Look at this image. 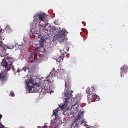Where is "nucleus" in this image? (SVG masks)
<instances>
[{
	"instance_id": "nucleus-17",
	"label": "nucleus",
	"mask_w": 128,
	"mask_h": 128,
	"mask_svg": "<svg viewBox=\"0 0 128 128\" xmlns=\"http://www.w3.org/2000/svg\"><path fill=\"white\" fill-rule=\"evenodd\" d=\"M34 85L30 86V84H27V88L29 92H30L32 90H33Z\"/></svg>"
},
{
	"instance_id": "nucleus-21",
	"label": "nucleus",
	"mask_w": 128,
	"mask_h": 128,
	"mask_svg": "<svg viewBox=\"0 0 128 128\" xmlns=\"http://www.w3.org/2000/svg\"><path fill=\"white\" fill-rule=\"evenodd\" d=\"M38 17L37 16V14H36L35 16H34V22H38Z\"/></svg>"
},
{
	"instance_id": "nucleus-6",
	"label": "nucleus",
	"mask_w": 128,
	"mask_h": 128,
	"mask_svg": "<svg viewBox=\"0 0 128 128\" xmlns=\"http://www.w3.org/2000/svg\"><path fill=\"white\" fill-rule=\"evenodd\" d=\"M1 66L2 68V70H4V72H8V64L6 60H2V62L1 63Z\"/></svg>"
},
{
	"instance_id": "nucleus-2",
	"label": "nucleus",
	"mask_w": 128,
	"mask_h": 128,
	"mask_svg": "<svg viewBox=\"0 0 128 128\" xmlns=\"http://www.w3.org/2000/svg\"><path fill=\"white\" fill-rule=\"evenodd\" d=\"M46 14H37V17L38 18L39 20L42 21L45 26H44V32L46 33V34L48 36H51L54 34V32L57 30V28L55 27L51 28L49 24L48 23L45 17Z\"/></svg>"
},
{
	"instance_id": "nucleus-9",
	"label": "nucleus",
	"mask_w": 128,
	"mask_h": 128,
	"mask_svg": "<svg viewBox=\"0 0 128 128\" xmlns=\"http://www.w3.org/2000/svg\"><path fill=\"white\" fill-rule=\"evenodd\" d=\"M66 32L65 30L60 31L58 34V37L60 39L61 42H64V39Z\"/></svg>"
},
{
	"instance_id": "nucleus-18",
	"label": "nucleus",
	"mask_w": 128,
	"mask_h": 128,
	"mask_svg": "<svg viewBox=\"0 0 128 128\" xmlns=\"http://www.w3.org/2000/svg\"><path fill=\"white\" fill-rule=\"evenodd\" d=\"M2 47V40H0V56L2 54V50L1 48Z\"/></svg>"
},
{
	"instance_id": "nucleus-24",
	"label": "nucleus",
	"mask_w": 128,
	"mask_h": 128,
	"mask_svg": "<svg viewBox=\"0 0 128 128\" xmlns=\"http://www.w3.org/2000/svg\"><path fill=\"white\" fill-rule=\"evenodd\" d=\"M58 72H64V70H58Z\"/></svg>"
},
{
	"instance_id": "nucleus-16",
	"label": "nucleus",
	"mask_w": 128,
	"mask_h": 128,
	"mask_svg": "<svg viewBox=\"0 0 128 128\" xmlns=\"http://www.w3.org/2000/svg\"><path fill=\"white\" fill-rule=\"evenodd\" d=\"M32 81H33L32 78H30V79L27 80L26 81V85H30V84L32 85V84H33Z\"/></svg>"
},
{
	"instance_id": "nucleus-23",
	"label": "nucleus",
	"mask_w": 128,
	"mask_h": 128,
	"mask_svg": "<svg viewBox=\"0 0 128 128\" xmlns=\"http://www.w3.org/2000/svg\"><path fill=\"white\" fill-rule=\"evenodd\" d=\"M0 128H4V125H2V123H0Z\"/></svg>"
},
{
	"instance_id": "nucleus-22",
	"label": "nucleus",
	"mask_w": 128,
	"mask_h": 128,
	"mask_svg": "<svg viewBox=\"0 0 128 128\" xmlns=\"http://www.w3.org/2000/svg\"><path fill=\"white\" fill-rule=\"evenodd\" d=\"M10 94L11 95V96H15V94H14V92L12 91H11V92H10Z\"/></svg>"
},
{
	"instance_id": "nucleus-15",
	"label": "nucleus",
	"mask_w": 128,
	"mask_h": 128,
	"mask_svg": "<svg viewBox=\"0 0 128 128\" xmlns=\"http://www.w3.org/2000/svg\"><path fill=\"white\" fill-rule=\"evenodd\" d=\"M58 72L55 71L54 70H52L50 72V75L52 76H56L58 75Z\"/></svg>"
},
{
	"instance_id": "nucleus-27",
	"label": "nucleus",
	"mask_w": 128,
	"mask_h": 128,
	"mask_svg": "<svg viewBox=\"0 0 128 128\" xmlns=\"http://www.w3.org/2000/svg\"><path fill=\"white\" fill-rule=\"evenodd\" d=\"M48 128V126H46V125L43 126H42V128Z\"/></svg>"
},
{
	"instance_id": "nucleus-25",
	"label": "nucleus",
	"mask_w": 128,
	"mask_h": 128,
	"mask_svg": "<svg viewBox=\"0 0 128 128\" xmlns=\"http://www.w3.org/2000/svg\"><path fill=\"white\" fill-rule=\"evenodd\" d=\"M60 58L62 60H64V57L62 56H60Z\"/></svg>"
},
{
	"instance_id": "nucleus-30",
	"label": "nucleus",
	"mask_w": 128,
	"mask_h": 128,
	"mask_svg": "<svg viewBox=\"0 0 128 128\" xmlns=\"http://www.w3.org/2000/svg\"><path fill=\"white\" fill-rule=\"evenodd\" d=\"M13 48V47L12 48Z\"/></svg>"
},
{
	"instance_id": "nucleus-8",
	"label": "nucleus",
	"mask_w": 128,
	"mask_h": 128,
	"mask_svg": "<svg viewBox=\"0 0 128 128\" xmlns=\"http://www.w3.org/2000/svg\"><path fill=\"white\" fill-rule=\"evenodd\" d=\"M83 122L84 121L82 120H75L72 125L70 126V128H72V127H74V128H79L80 126L83 124Z\"/></svg>"
},
{
	"instance_id": "nucleus-26",
	"label": "nucleus",
	"mask_w": 128,
	"mask_h": 128,
	"mask_svg": "<svg viewBox=\"0 0 128 128\" xmlns=\"http://www.w3.org/2000/svg\"><path fill=\"white\" fill-rule=\"evenodd\" d=\"M66 122V120L65 118L63 119V122Z\"/></svg>"
},
{
	"instance_id": "nucleus-3",
	"label": "nucleus",
	"mask_w": 128,
	"mask_h": 128,
	"mask_svg": "<svg viewBox=\"0 0 128 128\" xmlns=\"http://www.w3.org/2000/svg\"><path fill=\"white\" fill-rule=\"evenodd\" d=\"M72 90H69V89H66V90H64V95L66 96V98H64L65 102H64V104L62 106L60 110H64L65 108L68 106V100L72 97Z\"/></svg>"
},
{
	"instance_id": "nucleus-29",
	"label": "nucleus",
	"mask_w": 128,
	"mask_h": 128,
	"mask_svg": "<svg viewBox=\"0 0 128 128\" xmlns=\"http://www.w3.org/2000/svg\"><path fill=\"white\" fill-rule=\"evenodd\" d=\"M6 28H10V26H7Z\"/></svg>"
},
{
	"instance_id": "nucleus-13",
	"label": "nucleus",
	"mask_w": 128,
	"mask_h": 128,
	"mask_svg": "<svg viewBox=\"0 0 128 128\" xmlns=\"http://www.w3.org/2000/svg\"><path fill=\"white\" fill-rule=\"evenodd\" d=\"M86 92L87 94H88L90 95L93 94L94 92H96L94 87L92 86L90 89V88H87L86 90Z\"/></svg>"
},
{
	"instance_id": "nucleus-14",
	"label": "nucleus",
	"mask_w": 128,
	"mask_h": 128,
	"mask_svg": "<svg viewBox=\"0 0 128 128\" xmlns=\"http://www.w3.org/2000/svg\"><path fill=\"white\" fill-rule=\"evenodd\" d=\"M60 110V108H57L56 110H53L52 116H55L54 120L57 119V118L58 117V112Z\"/></svg>"
},
{
	"instance_id": "nucleus-11",
	"label": "nucleus",
	"mask_w": 128,
	"mask_h": 128,
	"mask_svg": "<svg viewBox=\"0 0 128 128\" xmlns=\"http://www.w3.org/2000/svg\"><path fill=\"white\" fill-rule=\"evenodd\" d=\"M88 100H90V102H96L98 101V100L100 98H98V96H96V94H94L91 96V98H90V96H87Z\"/></svg>"
},
{
	"instance_id": "nucleus-19",
	"label": "nucleus",
	"mask_w": 128,
	"mask_h": 128,
	"mask_svg": "<svg viewBox=\"0 0 128 128\" xmlns=\"http://www.w3.org/2000/svg\"><path fill=\"white\" fill-rule=\"evenodd\" d=\"M44 42V40L42 39V38H41V39L40 40V41H39V43L40 44L41 46H42Z\"/></svg>"
},
{
	"instance_id": "nucleus-4",
	"label": "nucleus",
	"mask_w": 128,
	"mask_h": 128,
	"mask_svg": "<svg viewBox=\"0 0 128 128\" xmlns=\"http://www.w3.org/2000/svg\"><path fill=\"white\" fill-rule=\"evenodd\" d=\"M72 101V102H71ZM70 102L72 103V108L75 112V113L78 112V104H80L79 100L78 98H74Z\"/></svg>"
},
{
	"instance_id": "nucleus-7",
	"label": "nucleus",
	"mask_w": 128,
	"mask_h": 128,
	"mask_svg": "<svg viewBox=\"0 0 128 128\" xmlns=\"http://www.w3.org/2000/svg\"><path fill=\"white\" fill-rule=\"evenodd\" d=\"M8 72L2 70L0 74V80L1 82L6 81L8 79Z\"/></svg>"
},
{
	"instance_id": "nucleus-20",
	"label": "nucleus",
	"mask_w": 128,
	"mask_h": 128,
	"mask_svg": "<svg viewBox=\"0 0 128 128\" xmlns=\"http://www.w3.org/2000/svg\"><path fill=\"white\" fill-rule=\"evenodd\" d=\"M2 31L0 28V40H4V38H3L4 37L2 36Z\"/></svg>"
},
{
	"instance_id": "nucleus-12",
	"label": "nucleus",
	"mask_w": 128,
	"mask_h": 128,
	"mask_svg": "<svg viewBox=\"0 0 128 128\" xmlns=\"http://www.w3.org/2000/svg\"><path fill=\"white\" fill-rule=\"evenodd\" d=\"M84 116V114L82 112H79L78 114V118L76 119V120H78V121H82V124H86V122L84 121V120L82 118Z\"/></svg>"
},
{
	"instance_id": "nucleus-28",
	"label": "nucleus",
	"mask_w": 128,
	"mask_h": 128,
	"mask_svg": "<svg viewBox=\"0 0 128 128\" xmlns=\"http://www.w3.org/2000/svg\"><path fill=\"white\" fill-rule=\"evenodd\" d=\"M2 118V115L0 114V120Z\"/></svg>"
},
{
	"instance_id": "nucleus-1",
	"label": "nucleus",
	"mask_w": 128,
	"mask_h": 128,
	"mask_svg": "<svg viewBox=\"0 0 128 128\" xmlns=\"http://www.w3.org/2000/svg\"><path fill=\"white\" fill-rule=\"evenodd\" d=\"M51 81L46 78L45 80H42L40 82H36L34 84L33 92L41 93H50L51 92L52 89L50 86Z\"/></svg>"
},
{
	"instance_id": "nucleus-5",
	"label": "nucleus",
	"mask_w": 128,
	"mask_h": 128,
	"mask_svg": "<svg viewBox=\"0 0 128 128\" xmlns=\"http://www.w3.org/2000/svg\"><path fill=\"white\" fill-rule=\"evenodd\" d=\"M37 53L38 51L34 50L29 52L28 60L30 62H32L36 60V56L37 54Z\"/></svg>"
},
{
	"instance_id": "nucleus-10",
	"label": "nucleus",
	"mask_w": 128,
	"mask_h": 128,
	"mask_svg": "<svg viewBox=\"0 0 128 128\" xmlns=\"http://www.w3.org/2000/svg\"><path fill=\"white\" fill-rule=\"evenodd\" d=\"M120 70V76L122 78L128 72V66H124L121 67Z\"/></svg>"
}]
</instances>
